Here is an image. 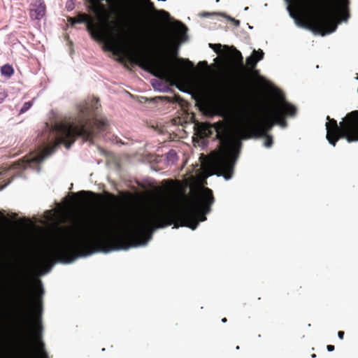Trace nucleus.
<instances>
[{"instance_id":"nucleus-33","label":"nucleus","mask_w":358,"mask_h":358,"mask_svg":"<svg viewBox=\"0 0 358 358\" xmlns=\"http://www.w3.org/2000/svg\"><path fill=\"white\" fill-rule=\"evenodd\" d=\"M53 265H54V264H52L50 265V266H49V268H48L45 271V273H48V272H49V271L52 269V268Z\"/></svg>"},{"instance_id":"nucleus-27","label":"nucleus","mask_w":358,"mask_h":358,"mask_svg":"<svg viewBox=\"0 0 358 358\" xmlns=\"http://www.w3.org/2000/svg\"><path fill=\"white\" fill-rule=\"evenodd\" d=\"M343 336H344V332L343 331H338V337L340 338V339H343Z\"/></svg>"},{"instance_id":"nucleus-34","label":"nucleus","mask_w":358,"mask_h":358,"mask_svg":"<svg viewBox=\"0 0 358 358\" xmlns=\"http://www.w3.org/2000/svg\"><path fill=\"white\" fill-rule=\"evenodd\" d=\"M178 89H179V90H180V92L187 93V91H185V90H182V89L180 88V87H179Z\"/></svg>"},{"instance_id":"nucleus-18","label":"nucleus","mask_w":358,"mask_h":358,"mask_svg":"<svg viewBox=\"0 0 358 358\" xmlns=\"http://www.w3.org/2000/svg\"><path fill=\"white\" fill-rule=\"evenodd\" d=\"M234 57L237 64V66L241 69H243L244 65L243 62V56L240 51L236 50L234 55Z\"/></svg>"},{"instance_id":"nucleus-29","label":"nucleus","mask_w":358,"mask_h":358,"mask_svg":"<svg viewBox=\"0 0 358 358\" xmlns=\"http://www.w3.org/2000/svg\"><path fill=\"white\" fill-rule=\"evenodd\" d=\"M210 15V13H202L200 14V15L201 17H208Z\"/></svg>"},{"instance_id":"nucleus-23","label":"nucleus","mask_w":358,"mask_h":358,"mask_svg":"<svg viewBox=\"0 0 358 358\" xmlns=\"http://www.w3.org/2000/svg\"><path fill=\"white\" fill-rule=\"evenodd\" d=\"M6 96L7 94L5 92H0V103L4 101Z\"/></svg>"},{"instance_id":"nucleus-30","label":"nucleus","mask_w":358,"mask_h":358,"mask_svg":"<svg viewBox=\"0 0 358 358\" xmlns=\"http://www.w3.org/2000/svg\"><path fill=\"white\" fill-rule=\"evenodd\" d=\"M94 101H96V103L97 102V99L94 97L92 98L91 97V101H90V103H91V109L92 108V106H93V102Z\"/></svg>"},{"instance_id":"nucleus-2","label":"nucleus","mask_w":358,"mask_h":358,"mask_svg":"<svg viewBox=\"0 0 358 358\" xmlns=\"http://www.w3.org/2000/svg\"><path fill=\"white\" fill-rule=\"evenodd\" d=\"M215 113L224 118L216 123L203 122L199 126V131L203 136H209L216 133L220 141L219 150L212 153L202 164L205 177L216 175L222 176L226 180L232 178L234 165L238 158L241 140L253 137H266L264 146L271 147L273 138L267 135L274 124L282 128L287 127L284 116L294 117L296 108L287 102L277 91L271 108L263 115L250 111L245 105H240L235 109H229L224 104H217L214 108Z\"/></svg>"},{"instance_id":"nucleus-25","label":"nucleus","mask_w":358,"mask_h":358,"mask_svg":"<svg viewBox=\"0 0 358 358\" xmlns=\"http://www.w3.org/2000/svg\"><path fill=\"white\" fill-rule=\"evenodd\" d=\"M90 23H91V36H92L94 34V23H93V18L91 16V21H90Z\"/></svg>"},{"instance_id":"nucleus-11","label":"nucleus","mask_w":358,"mask_h":358,"mask_svg":"<svg viewBox=\"0 0 358 358\" xmlns=\"http://www.w3.org/2000/svg\"><path fill=\"white\" fill-rule=\"evenodd\" d=\"M109 126L108 120L101 115H97L91 118V134L92 133V129L95 127L99 131H105Z\"/></svg>"},{"instance_id":"nucleus-1","label":"nucleus","mask_w":358,"mask_h":358,"mask_svg":"<svg viewBox=\"0 0 358 358\" xmlns=\"http://www.w3.org/2000/svg\"><path fill=\"white\" fill-rule=\"evenodd\" d=\"M95 199L96 194L91 192V255L145 246L156 229L170 225L177 216L180 217V226L194 230L200 222L206 220L205 215L214 203L213 192L202 188L191 201L183 196L165 197L151 206L108 210L96 222L93 206Z\"/></svg>"},{"instance_id":"nucleus-4","label":"nucleus","mask_w":358,"mask_h":358,"mask_svg":"<svg viewBox=\"0 0 358 358\" xmlns=\"http://www.w3.org/2000/svg\"><path fill=\"white\" fill-rule=\"evenodd\" d=\"M89 120L90 105L87 101H84L78 106L77 117L54 124L46 123L39 138L38 149L19 164L20 168L26 169L38 165L50 156L61 144L69 149L76 137L87 139Z\"/></svg>"},{"instance_id":"nucleus-9","label":"nucleus","mask_w":358,"mask_h":358,"mask_svg":"<svg viewBox=\"0 0 358 358\" xmlns=\"http://www.w3.org/2000/svg\"><path fill=\"white\" fill-rule=\"evenodd\" d=\"M101 1L113 5L117 0H91V13H99L101 20L106 22L108 19V14L104 6L100 4Z\"/></svg>"},{"instance_id":"nucleus-39","label":"nucleus","mask_w":358,"mask_h":358,"mask_svg":"<svg viewBox=\"0 0 358 358\" xmlns=\"http://www.w3.org/2000/svg\"><path fill=\"white\" fill-rule=\"evenodd\" d=\"M357 80H358V76L356 78Z\"/></svg>"},{"instance_id":"nucleus-14","label":"nucleus","mask_w":358,"mask_h":358,"mask_svg":"<svg viewBox=\"0 0 358 358\" xmlns=\"http://www.w3.org/2000/svg\"><path fill=\"white\" fill-rule=\"evenodd\" d=\"M175 29L178 34V37L181 41L186 40L187 27L182 23L177 22L175 24Z\"/></svg>"},{"instance_id":"nucleus-21","label":"nucleus","mask_w":358,"mask_h":358,"mask_svg":"<svg viewBox=\"0 0 358 358\" xmlns=\"http://www.w3.org/2000/svg\"><path fill=\"white\" fill-rule=\"evenodd\" d=\"M210 47L213 49V50L217 53L219 54L221 51V45L220 44H209Z\"/></svg>"},{"instance_id":"nucleus-38","label":"nucleus","mask_w":358,"mask_h":358,"mask_svg":"<svg viewBox=\"0 0 358 358\" xmlns=\"http://www.w3.org/2000/svg\"><path fill=\"white\" fill-rule=\"evenodd\" d=\"M249 29H252V27L249 26Z\"/></svg>"},{"instance_id":"nucleus-22","label":"nucleus","mask_w":358,"mask_h":358,"mask_svg":"<svg viewBox=\"0 0 358 358\" xmlns=\"http://www.w3.org/2000/svg\"><path fill=\"white\" fill-rule=\"evenodd\" d=\"M158 14L160 17H164V18H168L169 17V13H167L163 10L158 11Z\"/></svg>"},{"instance_id":"nucleus-24","label":"nucleus","mask_w":358,"mask_h":358,"mask_svg":"<svg viewBox=\"0 0 358 358\" xmlns=\"http://www.w3.org/2000/svg\"><path fill=\"white\" fill-rule=\"evenodd\" d=\"M36 303H37V306L39 307V310L41 311V310H42V308H41L42 301H41V298L37 299Z\"/></svg>"},{"instance_id":"nucleus-6","label":"nucleus","mask_w":358,"mask_h":358,"mask_svg":"<svg viewBox=\"0 0 358 358\" xmlns=\"http://www.w3.org/2000/svg\"><path fill=\"white\" fill-rule=\"evenodd\" d=\"M108 43L114 52L125 55L131 62L144 70H151L152 73L157 77L169 80L178 79L180 77V70L167 59L166 56L169 52V45L167 42L160 44L158 49L161 57L155 60L148 57L145 43L142 40L128 41L120 36L112 34Z\"/></svg>"},{"instance_id":"nucleus-19","label":"nucleus","mask_w":358,"mask_h":358,"mask_svg":"<svg viewBox=\"0 0 358 358\" xmlns=\"http://www.w3.org/2000/svg\"><path fill=\"white\" fill-rule=\"evenodd\" d=\"M33 105V101L25 102L20 110V114L26 113Z\"/></svg>"},{"instance_id":"nucleus-35","label":"nucleus","mask_w":358,"mask_h":358,"mask_svg":"<svg viewBox=\"0 0 358 358\" xmlns=\"http://www.w3.org/2000/svg\"><path fill=\"white\" fill-rule=\"evenodd\" d=\"M222 322L223 323H225V322H227V319H226V318H223V319L222 320Z\"/></svg>"},{"instance_id":"nucleus-20","label":"nucleus","mask_w":358,"mask_h":358,"mask_svg":"<svg viewBox=\"0 0 358 358\" xmlns=\"http://www.w3.org/2000/svg\"><path fill=\"white\" fill-rule=\"evenodd\" d=\"M75 8V0H67L66 2V8L71 11Z\"/></svg>"},{"instance_id":"nucleus-17","label":"nucleus","mask_w":358,"mask_h":358,"mask_svg":"<svg viewBox=\"0 0 358 358\" xmlns=\"http://www.w3.org/2000/svg\"><path fill=\"white\" fill-rule=\"evenodd\" d=\"M1 73L3 76H6L9 78L14 73V69L10 65L5 64L1 67Z\"/></svg>"},{"instance_id":"nucleus-13","label":"nucleus","mask_w":358,"mask_h":358,"mask_svg":"<svg viewBox=\"0 0 358 358\" xmlns=\"http://www.w3.org/2000/svg\"><path fill=\"white\" fill-rule=\"evenodd\" d=\"M264 57V52L262 50L258 51L254 50L250 56L246 59V64L253 69L255 67L257 63L262 60Z\"/></svg>"},{"instance_id":"nucleus-36","label":"nucleus","mask_w":358,"mask_h":358,"mask_svg":"<svg viewBox=\"0 0 358 358\" xmlns=\"http://www.w3.org/2000/svg\"><path fill=\"white\" fill-rule=\"evenodd\" d=\"M199 64H206V63L205 62H201Z\"/></svg>"},{"instance_id":"nucleus-7","label":"nucleus","mask_w":358,"mask_h":358,"mask_svg":"<svg viewBox=\"0 0 358 358\" xmlns=\"http://www.w3.org/2000/svg\"><path fill=\"white\" fill-rule=\"evenodd\" d=\"M327 119L329 122L326 123V138L329 144L335 146L341 138H345L348 143L358 141V110L348 114L340 122L339 126L335 120L329 116Z\"/></svg>"},{"instance_id":"nucleus-10","label":"nucleus","mask_w":358,"mask_h":358,"mask_svg":"<svg viewBox=\"0 0 358 358\" xmlns=\"http://www.w3.org/2000/svg\"><path fill=\"white\" fill-rule=\"evenodd\" d=\"M46 7L43 0H37L30 5L29 15L31 20H40L45 14Z\"/></svg>"},{"instance_id":"nucleus-16","label":"nucleus","mask_w":358,"mask_h":358,"mask_svg":"<svg viewBox=\"0 0 358 358\" xmlns=\"http://www.w3.org/2000/svg\"><path fill=\"white\" fill-rule=\"evenodd\" d=\"M166 162L169 164H173L178 159L177 153L173 150H170L166 154Z\"/></svg>"},{"instance_id":"nucleus-12","label":"nucleus","mask_w":358,"mask_h":358,"mask_svg":"<svg viewBox=\"0 0 358 358\" xmlns=\"http://www.w3.org/2000/svg\"><path fill=\"white\" fill-rule=\"evenodd\" d=\"M68 21L73 25L83 24L90 33V17L85 13H78L76 17H69Z\"/></svg>"},{"instance_id":"nucleus-26","label":"nucleus","mask_w":358,"mask_h":358,"mask_svg":"<svg viewBox=\"0 0 358 358\" xmlns=\"http://www.w3.org/2000/svg\"><path fill=\"white\" fill-rule=\"evenodd\" d=\"M327 349L328 352H333L334 350V346L331 345H328L327 346Z\"/></svg>"},{"instance_id":"nucleus-5","label":"nucleus","mask_w":358,"mask_h":358,"mask_svg":"<svg viewBox=\"0 0 358 358\" xmlns=\"http://www.w3.org/2000/svg\"><path fill=\"white\" fill-rule=\"evenodd\" d=\"M287 10L295 24L324 36L336 31L338 24L349 18L348 0H309L299 4L287 3Z\"/></svg>"},{"instance_id":"nucleus-3","label":"nucleus","mask_w":358,"mask_h":358,"mask_svg":"<svg viewBox=\"0 0 358 358\" xmlns=\"http://www.w3.org/2000/svg\"><path fill=\"white\" fill-rule=\"evenodd\" d=\"M64 214L68 225L43 254L42 263L56 257L57 262L71 264L90 255V192L81 191L66 197Z\"/></svg>"},{"instance_id":"nucleus-37","label":"nucleus","mask_w":358,"mask_h":358,"mask_svg":"<svg viewBox=\"0 0 358 358\" xmlns=\"http://www.w3.org/2000/svg\"><path fill=\"white\" fill-rule=\"evenodd\" d=\"M189 64H190V66H193V64H192L191 62H189Z\"/></svg>"},{"instance_id":"nucleus-15","label":"nucleus","mask_w":358,"mask_h":358,"mask_svg":"<svg viewBox=\"0 0 358 358\" xmlns=\"http://www.w3.org/2000/svg\"><path fill=\"white\" fill-rule=\"evenodd\" d=\"M152 86L154 90L162 92H166L168 90L165 85H164L161 81L155 79L152 80Z\"/></svg>"},{"instance_id":"nucleus-32","label":"nucleus","mask_w":358,"mask_h":358,"mask_svg":"<svg viewBox=\"0 0 358 358\" xmlns=\"http://www.w3.org/2000/svg\"><path fill=\"white\" fill-rule=\"evenodd\" d=\"M49 215H50V217H48V219H52V217L54 216L53 213L52 211H48V212Z\"/></svg>"},{"instance_id":"nucleus-28","label":"nucleus","mask_w":358,"mask_h":358,"mask_svg":"<svg viewBox=\"0 0 358 358\" xmlns=\"http://www.w3.org/2000/svg\"><path fill=\"white\" fill-rule=\"evenodd\" d=\"M229 19L230 20L233 21V22L235 23V24H236V26H238V25H239V24H240L239 20H235V19L231 18V17H229Z\"/></svg>"},{"instance_id":"nucleus-31","label":"nucleus","mask_w":358,"mask_h":358,"mask_svg":"<svg viewBox=\"0 0 358 358\" xmlns=\"http://www.w3.org/2000/svg\"><path fill=\"white\" fill-rule=\"evenodd\" d=\"M85 3H86V6H87V8L88 9V10H90V0H85Z\"/></svg>"},{"instance_id":"nucleus-8","label":"nucleus","mask_w":358,"mask_h":358,"mask_svg":"<svg viewBox=\"0 0 358 358\" xmlns=\"http://www.w3.org/2000/svg\"><path fill=\"white\" fill-rule=\"evenodd\" d=\"M43 325L41 319H38L36 325L34 336H29V341H31L38 351L41 358H48V352L45 349V343L42 340Z\"/></svg>"}]
</instances>
